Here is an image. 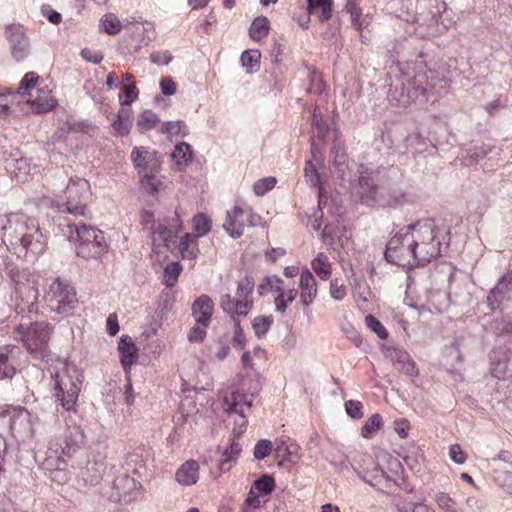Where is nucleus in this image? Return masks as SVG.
Listing matches in <instances>:
<instances>
[{
    "instance_id": "14",
    "label": "nucleus",
    "mask_w": 512,
    "mask_h": 512,
    "mask_svg": "<svg viewBox=\"0 0 512 512\" xmlns=\"http://www.w3.org/2000/svg\"><path fill=\"white\" fill-rule=\"evenodd\" d=\"M6 35L13 58L17 62H20L28 57L31 51V46L23 28L21 26L11 25L6 29Z\"/></svg>"
},
{
    "instance_id": "53",
    "label": "nucleus",
    "mask_w": 512,
    "mask_h": 512,
    "mask_svg": "<svg viewBox=\"0 0 512 512\" xmlns=\"http://www.w3.org/2000/svg\"><path fill=\"white\" fill-rule=\"evenodd\" d=\"M142 179L141 184L149 193H155L158 191V181L156 180L154 173L146 172L141 173Z\"/></svg>"
},
{
    "instance_id": "23",
    "label": "nucleus",
    "mask_w": 512,
    "mask_h": 512,
    "mask_svg": "<svg viewBox=\"0 0 512 512\" xmlns=\"http://www.w3.org/2000/svg\"><path fill=\"white\" fill-rule=\"evenodd\" d=\"M312 127L313 136L311 137V149L312 152L315 153L318 150L315 138L318 141H324L330 133L331 127L317 110H314L313 113Z\"/></svg>"
},
{
    "instance_id": "58",
    "label": "nucleus",
    "mask_w": 512,
    "mask_h": 512,
    "mask_svg": "<svg viewBox=\"0 0 512 512\" xmlns=\"http://www.w3.org/2000/svg\"><path fill=\"white\" fill-rule=\"evenodd\" d=\"M234 414L236 415V417L234 419V427H233V430H232V435L234 437H238L245 430V427H246V424H247V418H246L244 412H242V413H234Z\"/></svg>"
},
{
    "instance_id": "60",
    "label": "nucleus",
    "mask_w": 512,
    "mask_h": 512,
    "mask_svg": "<svg viewBox=\"0 0 512 512\" xmlns=\"http://www.w3.org/2000/svg\"><path fill=\"white\" fill-rule=\"evenodd\" d=\"M227 341V338H219L216 342L215 357L220 361L224 360L230 352Z\"/></svg>"
},
{
    "instance_id": "62",
    "label": "nucleus",
    "mask_w": 512,
    "mask_h": 512,
    "mask_svg": "<svg viewBox=\"0 0 512 512\" xmlns=\"http://www.w3.org/2000/svg\"><path fill=\"white\" fill-rule=\"evenodd\" d=\"M305 177L312 186L319 184V174L311 161L306 162Z\"/></svg>"
},
{
    "instance_id": "21",
    "label": "nucleus",
    "mask_w": 512,
    "mask_h": 512,
    "mask_svg": "<svg viewBox=\"0 0 512 512\" xmlns=\"http://www.w3.org/2000/svg\"><path fill=\"white\" fill-rule=\"evenodd\" d=\"M105 472V464L98 460H88L84 467L80 468L78 477L85 485L94 486L100 483Z\"/></svg>"
},
{
    "instance_id": "26",
    "label": "nucleus",
    "mask_w": 512,
    "mask_h": 512,
    "mask_svg": "<svg viewBox=\"0 0 512 512\" xmlns=\"http://www.w3.org/2000/svg\"><path fill=\"white\" fill-rule=\"evenodd\" d=\"M132 110L129 107L123 106L117 115V119L113 122V129L118 135L124 136L130 132L132 127Z\"/></svg>"
},
{
    "instance_id": "11",
    "label": "nucleus",
    "mask_w": 512,
    "mask_h": 512,
    "mask_svg": "<svg viewBox=\"0 0 512 512\" xmlns=\"http://www.w3.org/2000/svg\"><path fill=\"white\" fill-rule=\"evenodd\" d=\"M182 229V221L177 212L173 217L158 219L156 224L150 226L149 234L152 238V243L156 247H169V243L177 236L178 232Z\"/></svg>"
},
{
    "instance_id": "20",
    "label": "nucleus",
    "mask_w": 512,
    "mask_h": 512,
    "mask_svg": "<svg viewBox=\"0 0 512 512\" xmlns=\"http://www.w3.org/2000/svg\"><path fill=\"white\" fill-rule=\"evenodd\" d=\"M19 349L15 346H6L0 349V380L11 379L16 374V357Z\"/></svg>"
},
{
    "instance_id": "24",
    "label": "nucleus",
    "mask_w": 512,
    "mask_h": 512,
    "mask_svg": "<svg viewBox=\"0 0 512 512\" xmlns=\"http://www.w3.org/2000/svg\"><path fill=\"white\" fill-rule=\"evenodd\" d=\"M198 470L199 466L196 461H187L178 469L176 479L182 485L195 484L199 476Z\"/></svg>"
},
{
    "instance_id": "25",
    "label": "nucleus",
    "mask_w": 512,
    "mask_h": 512,
    "mask_svg": "<svg viewBox=\"0 0 512 512\" xmlns=\"http://www.w3.org/2000/svg\"><path fill=\"white\" fill-rule=\"evenodd\" d=\"M118 351L120 353V361L124 368L132 365L136 360V347L132 339L123 335L118 343Z\"/></svg>"
},
{
    "instance_id": "36",
    "label": "nucleus",
    "mask_w": 512,
    "mask_h": 512,
    "mask_svg": "<svg viewBox=\"0 0 512 512\" xmlns=\"http://www.w3.org/2000/svg\"><path fill=\"white\" fill-rule=\"evenodd\" d=\"M182 271V266L179 262L168 263L164 268V283L167 287H173Z\"/></svg>"
},
{
    "instance_id": "16",
    "label": "nucleus",
    "mask_w": 512,
    "mask_h": 512,
    "mask_svg": "<svg viewBox=\"0 0 512 512\" xmlns=\"http://www.w3.org/2000/svg\"><path fill=\"white\" fill-rule=\"evenodd\" d=\"M245 211L238 206H235L232 210L227 212L226 221L223 223V228L233 238H239L243 234L244 227L247 223L252 225L251 214L246 215L244 219Z\"/></svg>"
},
{
    "instance_id": "37",
    "label": "nucleus",
    "mask_w": 512,
    "mask_h": 512,
    "mask_svg": "<svg viewBox=\"0 0 512 512\" xmlns=\"http://www.w3.org/2000/svg\"><path fill=\"white\" fill-rule=\"evenodd\" d=\"M193 228L196 237H202L211 230V220L204 214H197L193 217Z\"/></svg>"
},
{
    "instance_id": "50",
    "label": "nucleus",
    "mask_w": 512,
    "mask_h": 512,
    "mask_svg": "<svg viewBox=\"0 0 512 512\" xmlns=\"http://www.w3.org/2000/svg\"><path fill=\"white\" fill-rule=\"evenodd\" d=\"M271 450H272L271 441L267 440V439H261L256 443V445L254 447L253 455L256 459L262 460L266 456L269 455Z\"/></svg>"
},
{
    "instance_id": "42",
    "label": "nucleus",
    "mask_w": 512,
    "mask_h": 512,
    "mask_svg": "<svg viewBox=\"0 0 512 512\" xmlns=\"http://www.w3.org/2000/svg\"><path fill=\"white\" fill-rule=\"evenodd\" d=\"M252 487L263 495H268L275 488V480L272 476L264 474L254 482Z\"/></svg>"
},
{
    "instance_id": "33",
    "label": "nucleus",
    "mask_w": 512,
    "mask_h": 512,
    "mask_svg": "<svg viewBox=\"0 0 512 512\" xmlns=\"http://www.w3.org/2000/svg\"><path fill=\"white\" fill-rule=\"evenodd\" d=\"M308 11L312 13L315 9H321L319 21L325 22L332 16L333 1L332 0H307Z\"/></svg>"
},
{
    "instance_id": "8",
    "label": "nucleus",
    "mask_w": 512,
    "mask_h": 512,
    "mask_svg": "<svg viewBox=\"0 0 512 512\" xmlns=\"http://www.w3.org/2000/svg\"><path fill=\"white\" fill-rule=\"evenodd\" d=\"M59 375L56 374L55 383V396L60 401L62 407L67 411L75 410V405L78 400L79 392L81 390L83 375L76 369H72V374L68 370V374L58 379Z\"/></svg>"
},
{
    "instance_id": "63",
    "label": "nucleus",
    "mask_w": 512,
    "mask_h": 512,
    "mask_svg": "<svg viewBox=\"0 0 512 512\" xmlns=\"http://www.w3.org/2000/svg\"><path fill=\"white\" fill-rule=\"evenodd\" d=\"M449 455L457 464H463L466 460V454L458 444H454L450 447Z\"/></svg>"
},
{
    "instance_id": "22",
    "label": "nucleus",
    "mask_w": 512,
    "mask_h": 512,
    "mask_svg": "<svg viewBox=\"0 0 512 512\" xmlns=\"http://www.w3.org/2000/svg\"><path fill=\"white\" fill-rule=\"evenodd\" d=\"M300 288L301 303L309 306L317 295V284L313 274L308 269L301 272Z\"/></svg>"
},
{
    "instance_id": "13",
    "label": "nucleus",
    "mask_w": 512,
    "mask_h": 512,
    "mask_svg": "<svg viewBox=\"0 0 512 512\" xmlns=\"http://www.w3.org/2000/svg\"><path fill=\"white\" fill-rule=\"evenodd\" d=\"M0 419L9 425V430L16 439H23L31 432L30 415L25 408H8L0 414Z\"/></svg>"
},
{
    "instance_id": "59",
    "label": "nucleus",
    "mask_w": 512,
    "mask_h": 512,
    "mask_svg": "<svg viewBox=\"0 0 512 512\" xmlns=\"http://www.w3.org/2000/svg\"><path fill=\"white\" fill-rule=\"evenodd\" d=\"M390 358H391L394 366L396 367V369H398V367L402 366L411 357L406 351H403L400 349H394L390 353Z\"/></svg>"
},
{
    "instance_id": "29",
    "label": "nucleus",
    "mask_w": 512,
    "mask_h": 512,
    "mask_svg": "<svg viewBox=\"0 0 512 512\" xmlns=\"http://www.w3.org/2000/svg\"><path fill=\"white\" fill-rule=\"evenodd\" d=\"M241 452V446L238 442L232 441L230 446L224 450L219 460L220 471H228L231 468V462L235 461Z\"/></svg>"
},
{
    "instance_id": "55",
    "label": "nucleus",
    "mask_w": 512,
    "mask_h": 512,
    "mask_svg": "<svg viewBox=\"0 0 512 512\" xmlns=\"http://www.w3.org/2000/svg\"><path fill=\"white\" fill-rule=\"evenodd\" d=\"M122 90L125 93V100L122 102V106H129L138 97V90L136 83L132 82L122 86Z\"/></svg>"
},
{
    "instance_id": "48",
    "label": "nucleus",
    "mask_w": 512,
    "mask_h": 512,
    "mask_svg": "<svg viewBox=\"0 0 512 512\" xmlns=\"http://www.w3.org/2000/svg\"><path fill=\"white\" fill-rule=\"evenodd\" d=\"M276 184L274 177H267L256 181L253 185V190L256 195L262 196L271 190Z\"/></svg>"
},
{
    "instance_id": "43",
    "label": "nucleus",
    "mask_w": 512,
    "mask_h": 512,
    "mask_svg": "<svg viewBox=\"0 0 512 512\" xmlns=\"http://www.w3.org/2000/svg\"><path fill=\"white\" fill-rule=\"evenodd\" d=\"M13 172L15 173V176L19 180H24V178L30 174L31 170L33 169L30 161L27 158H18L14 160V163L12 165Z\"/></svg>"
},
{
    "instance_id": "30",
    "label": "nucleus",
    "mask_w": 512,
    "mask_h": 512,
    "mask_svg": "<svg viewBox=\"0 0 512 512\" xmlns=\"http://www.w3.org/2000/svg\"><path fill=\"white\" fill-rule=\"evenodd\" d=\"M311 266L321 279L327 280L331 276V264L326 254L318 253L312 260Z\"/></svg>"
},
{
    "instance_id": "52",
    "label": "nucleus",
    "mask_w": 512,
    "mask_h": 512,
    "mask_svg": "<svg viewBox=\"0 0 512 512\" xmlns=\"http://www.w3.org/2000/svg\"><path fill=\"white\" fill-rule=\"evenodd\" d=\"M362 408H363L362 403L357 400H348L345 403V410H346L347 414L354 419L362 418V416H363Z\"/></svg>"
},
{
    "instance_id": "47",
    "label": "nucleus",
    "mask_w": 512,
    "mask_h": 512,
    "mask_svg": "<svg viewBox=\"0 0 512 512\" xmlns=\"http://www.w3.org/2000/svg\"><path fill=\"white\" fill-rule=\"evenodd\" d=\"M365 323L373 332L377 334L380 339H386L388 332L382 323L373 315L369 314L365 317Z\"/></svg>"
},
{
    "instance_id": "39",
    "label": "nucleus",
    "mask_w": 512,
    "mask_h": 512,
    "mask_svg": "<svg viewBox=\"0 0 512 512\" xmlns=\"http://www.w3.org/2000/svg\"><path fill=\"white\" fill-rule=\"evenodd\" d=\"M382 426V417L380 414L375 413L373 414L367 422L363 425L361 429V435L364 438H371L372 435L380 429Z\"/></svg>"
},
{
    "instance_id": "57",
    "label": "nucleus",
    "mask_w": 512,
    "mask_h": 512,
    "mask_svg": "<svg viewBox=\"0 0 512 512\" xmlns=\"http://www.w3.org/2000/svg\"><path fill=\"white\" fill-rule=\"evenodd\" d=\"M233 319L235 322V331H234V335L232 338V345L236 349H243L245 346V340H246L245 335H244L243 329L240 326V323L236 320L235 317Z\"/></svg>"
},
{
    "instance_id": "4",
    "label": "nucleus",
    "mask_w": 512,
    "mask_h": 512,
    "mask_svg": "<svg viewBox=\"0 0 512 512\" xmlns=\"http://www.w3.org/2000/svg\"><path fill=\"white\" fill-rule=\"evenodd\" d=\"M402 231L389 240L384 256L389 263L411 269L418 266L416 252L413 243L410 241L412 238L408 226L405 232Z\"/></svg>"
},
{
    "instance_id": "3",
    "label": "nucleus",
    "mask_w": 512,
    "mask_h": 512,
    "mask_svg": "<svg viewBox=\"0 0 512 512\" xmlns=\"http://www.w3.org/2000/svg\"><path fill=\"white\" fill-rule=\"evenodd\" d=\"M66 226L69 229V240L77 243L76 253L79 257L85 260H98L107 253L108 244L102 231L93 226L69 221Z\"/></svg>"
},
{
    "instance_id": "64",
    "label": "nucleus",
    "mask_w": 512,
    "mask_h": 512,
    "mask_svg": "<svg viewBox=\"0 0 512 512\" xmlns=\"http://www.w3.org/2000/svg\"><path fill=\"white\" fill-rule=\"evenodd\" d=\"M172 60V55L168 51L154 52L151 54V61L157 65H168Z\"/></svg>"
},
{
    "instance_id": "51",
    "label": "nucleus",
    "mask_w": 512,
    "mask_h": 512,
    "mask_svg": "<svg viewBox=\"0 0 512 512\" xmlns=\"http://www.w3.org/2000/svg\"><path fill=\"white\" fill-rule=\"evenodd\" d=\"M345 10L350 14L351 22L354 28L361 29L362 22L360 20L362 15V10L357 4L346 3Z\"/></svg>"
},
{
    "instance_id": "1",
    "label": "nucleus",
    "mask_w": 512,
    "mask_h": 512,
    "mask_svg": "<svg viewBox=\"0 0 512 512\" xmlns=\"http://www.w3.org/2000/svg\"><path fill=\"white\" fill-rule=\"evenodd\" d=\"M0 225L3 244L19 257H36L45 251L47 238L35 219L11 213L0 220Z\"/></svg>"
},
{
    "instance_id": "17",
    "label": "nucleus",
    "mask_w": 512,
    "mask_h": 512,
    "mask_svg": "<svg viewBox=\"0 0 512 512\" xmlns=\"http://www.w3.org/2000/svg\"><path fill=\"white\" fill-rule=\"evenodd\" d=\"M41 84L42 83H40L35 89L36 95H34L32 92L28 93L30 96L28 102L37 113L50 111L57 104V101L53 97L52 90L49 88V86L47 84L42 86Z\"/></svg>"
},
{
    "instance_id": "10",
    "label": "nucleus",
    "mask_w": 512,
    "mask_h": 512,
    "mask_svg": "<svg viewBox=\"0 0 512 512\" xmlns=\"http://www.w3.org/2000/svg\"><path fill=\"white\" fill-rule=\"evenodd\" d=\"M253 289V279L245 275L239 280L237 285V295L239 298H233L230 294L223 295L220 300L221 308L224 312L230 313L233 316H246L252 307V303L247 301L246 298L253 292Z\"/></svg>"
},
{
    "instance_id": "46",
    "label": "nucleus",
    "mask_w": 512,
    "mask_h": 512,
    "mask_svg": "<svg viewBox=\"0 0 512 512\" xmlns=\"http://www.w3.org/2000/svg\"><path fill=\"white\" fill-rule=\"evenodd\" d=\"M39 76L35 72H28L20 82L18 87L19 94H28L29 90L36 89Z\"/></svg>"
},
{
    "instance_id": "12",
    "label": "nucleus",
    "mask_w": 512,
    "mask_h": 512,
    "mask_svg": "<svg viewBox=\"0 0 512 512\" xmlns=\"http://www.w3.org/2000/svg\"><path fill=\"white\" fill-rule=\"evenodd\" d=\"M86 436L79 426H69L63 435V438L55 444L54 452L58 460L62 462L72 458L85 444Z\"/></svg>"
},
{
    "instance_id": "56",
    "label": "nucleus",
    "mask_w": 512,
    "mask_h": 512,
    "mask_svg": "<svg viewBox=\"0 0 512 512\" xmlns=\"http://www.w3.org/2000/svg\"><path fill=\"white\" fill-rule=\"evenodd\" d=\"M206 328L202 324L195 322V326L188 333V340L190 342H202L207 334Z\"/></svg>"
},
{
    "instance_id": "45",
    "label": "nucleus",
    "mask_w": 512,
    "mask_h": 512,
    "mask_svg": "<svg viewBox=\"0 0 512 512\" xmlns=\"http://www.w3.org/2000/svg\"><path fill=\"white\" fill-rule=\"evenodd\" d=\"M104 31L109 35H115L122 29L120 20L114 14H106L102 20Z\"/></svg>"
},
{
    "instance_id": "40",
    "label": "nucleus",
    "mask_w": 512,
    "mask_h": 512,
    "mask_svg": "<svg viewBox=\"0 0 512 512\" xmlns=\"http://www.w3.org/2000/svg\"><path fill=\"white\" fill-rule=\"evenodd\" d=\"M172 157L178 164L187 163L192 158V148L186 142H181L175 146Z\"/></svg>"
},
{
    "instance_id": "61",
    "label": "nucleus",
    "mask_w": 512,
    "mask_h": 512,
    "mask_svg": "<svg viewBox=\"0 0 512 512\" xmlns=\"http://www.w3.org/2000/svg\"><path fill=\"white\" fill-rule=\"evenodd\" d=\"M330 295L334 300L341 301L346 296V287L339 285L337 280L330 283Z\"/></svg>"
},
{
    "instance_id": "19",
    "label": "nucleus",
    "mask_w": 512,
    "mask_h": 512,
    "mask_svg": "<svg viewBox=\"0 0 512 512\" xmlns=\"http://www.w3.org/2000/svg\"><path fill=\"white\" fill-rule=\"evenodd\" d=\"M213 301L208 295L199 296L192 304V315L195 322L208 327L213 313Z\"/></svg>"
},
{
    "instance_id": "7",
    "label": "nucleus",
    "mask_w": 512,
    "mask_h": 512,
    "mask_svg": "<svg viewBox=\"0 0 512 512\" xmlns=\"http://www.w3.org/2000/svg\"><path fill=\"white\" fill-rule=\"evenodd\" d=\"M89 187V183L85 179H71L66 187L67 200L58 205L59 212L69 214L75 219L79 216L86 217L88 210L83 201L90 194Z\"/></svg>"
},
{
    "instance_id": "32",
    "label": "nucleus",
    "mask_w": 512,
    "mask_h": 512,
    "mask_svg": "<svg viewBox=\"0 0 512 512\" xmlns=\"http://www.w3.org/2000/svg\"><path fill=\"white\" fill-rule=\"evenodd\" d=\"M261 53L257 49L245 50L241 57V63L243 67L247 68L248 73L257 72L260 68Z\"/></svg>"
},
{
    "instance_id": "44",
    "label": "nucleus",
    "mask_w": 512,
    "mask_h": 512,
    "mask_svg": "<svg viewBox=\"0 0 512 512\" xmlns=\"http://www.w3.org/2000/svg\"><path fill=\"white\" fill-rule=\"evenodd\" d=\"M434 500L438 507L445 512H457L456 502L446 493L437 492L434 495Z\"/></svg>"
},
{
    "instance_id": "31",
    "label": "nucleus",
    "mask_w": 512,
    "mask_h": 512,
    "mask_svg": "<svg viewBox=\"0 0 512 512\" xmlns=\"http://www.w3.org/2000/svg\"><path fill=\"white\" fill-rule=\"evenodd\" d=\"M269 29L270 27L267 17L259 16L253 20L249 29V35L253 40L259 41L268 35Z\"/></svg>"
},
{
    "instance_id": "6",
    "label": "nucleus",
    "mask_w": 512,
    "mask_h": 512,
    "mask_svg": "<svg viewBox=\"0 0 512 512\" xmlns=\"http://www.w3.org/2000/svg\"><path fill=\"white\" fill-rule=\"evenodd\" d=\"M358 194L361 201L368 206L386 207L398 203V199L389 195L384 186L375 183L374 178L368 171L360 172Z\"/></svg>"
},
{
    "instance_id": "5",
    "label": "nucleus",
    "mask_w": 512,
    "mask_h": 512,
    "mask_svg": "<svg viewBox=\"0 0 512 512\" xmlns=\"http://www.w3.org/2000/svg\"><path fill=\"white\" fill-rule=\"evenodd\" d=\"M52 330L53 327L44 321L31 323L28 327L24 325L18 327L24 345L35 358L45 357Z\"/></svg>"
},
{
    "instance_id": "34",
    "label": "nucleus",
    "mask_w": 512,
    "mask_h": 512,
    "mask_svg": "<svg viewBox=\"0 0 512 512\" xmlns=\"http://www.w3.org/2000/svg\"><path fill=\"white\" fill-rule=\"evenodd\" d=\"M159 121L156 113L151 110H145L138 116L137 127L140 131H148L156 127Z\"/></svg>"
},
{
    "instance_id": "15",
    "label": "nucleus",
    "mask_w": 512,
    "mask_h": 512,
    "mask_svg": "<svg viewBox=\"0 0 512 512\" xmlns=\"http://www.w3.org/2000/svg\"><path fill=\"white\" fill-rule=\"evenodd\" d=\"M512 298V274L506 273L499 280L497 285L490 291L487 296V306L491 310L501 307L503 301Z\"/></svg>"
},
{
    "instance_id": "2",
    "label": "nucleus",
    "mask_w": 512,
    "mask_h": 512,
    "mask_svg": "<svg viewBox=\"0 0 512 512\" xmlns=\"http://www.w3.org/2000/svg\"><path fill=\"white\" fill-rule=\"evenodd\" d=\"M408 231L411 234L412 239L410 241L414 245L418 266L425 265L439 257L442 245H449L450 233H446L447 241H445V237L440 239L433 218H424L409 224Z\"/></svg>"
},
{
    "instance_id": "41",
    "label": "nucleus",
    "mask_w": 512,
    "mask_h": 512,
    "mask_svg": "<svg viewBox=\"0 0 512 512\" xmlns=\"http://www.w3.org/2000/svg\"><path fill=\"white\" fill-rule=\"evenodd\" d=\"M272 316H258L252 322V327L257 337L265 335L273 323Z\"/></svg>"
},
{
    "instance_id": "27",
    "label": "nucleus",
    "mask_w": 512,
    "mask_h": 512,
    "mask_svg": "<svg viewBox=\"0 0 512 512\" xmlns=\"http://www.w3.org/2000/svg\"><path fill=\"white\" fill-rule=\"evenodd\" d=\"M226 411L229 413H242L244 412V406L248 409L252 406V400L248 399V396L240 392H234L231 394V398L226 399Z\"/></svg>"
},
{
    "instance_id": "18",
    "label": "nucleus",
    "mask_w": 512,
    "mask_h": 512,
    "mask_svg": "<svg viewBox=\"0 0 512 512\" xmlns=\"http://www.w3.org/2000/svg\"><path fill=\"white\" fill-rule=\"evenodd\" d=\"M131 159L139 174L146 172L155 173L159 168V163L154 153H150L144 147L134 148L131 153Z\"/></svg>"
},
{
    "instance_id": "28",
    "label": "nucleus",
    "mask_w": 512,
    "mask_h": 512,
    "mask_svg": "<svg viewBox=\"0 0 512 512\" xmlns=\"http://www.w3.org/2000/svg\"><path fill=\"white\" fill-rule=\"evenodd\" d=\"M179 251L183 258L194 259L196 258L199 250L196 236L185 234L180 238Z\"/></svg>"
},
{
    "instance_id": "35",
    "label": "nucleus",
    "mask_w": 512,
    "mask_h": 512,
    "mask_svg": "<svg viewBox=\"0 0 512 512\" xmlns=\"http://www.w3.org/2000/svg\"><path fill=\"white\" fill-rule=\"evenodd\" d=\"M4 270L9 278L17 284L29 281L30 272L27 269H20L13 263L5 262Z\"/></svg>"
},
{
    "instance_id": "54",
    "label": "nucleus",
    "mask_w": 512,
    "mask_h": 512,
    "mask_svg": "<svg viewBox=\"0 0 512 512\" xmlns=\"http://www.w3.org/2000/svg\"><path fill=\"white\" fill-rule=\"evenodd\" d=\"M185 127L183 121H167L161 127V132L169 135H179Z\"/></svg>"
},
{
    "instance_id": "49",
    "label": "nucleus",
    "mask_w": 512,
    "mask_h": 512,
    "mask_svg": "<svg viewBox=\"0 0 512 512\" xmlns=\"http://www.w3.org/2000/svg\"><path fill=\"white\" fill-rule=\"evenodd\" d=\"M310 85L306 89L309 94H320L324 89V83L322 81L321 75L312 71L309 73Z\"/></svg>"
},
{
    "instance_id": "9",
    "label": "nucleus",
    "mask_w": 512,
    "mask_h": 512,
    "mask_svg": "<svg viewBox=\"0 0 512 512\" xmlns=\"http://www.w3.org/2000/svg\"><path fill=\"white\" fill-rule=\"evenodd\" d=\"M47 303L52 311L68 315L78 303L76 291L69 284L57 279L50 285Z\"/></svg>"
},
{
    "instance_id": "38",
    "label": "nucleus",
    "mask_w": 512,
    "mask_h": 512,
    "mask_svg": "<svg viewBox=\"0 0 512 512\" xmlns=\"http://www.w3.org/2000/svg\"><path fill=\"white\" fill-rule=\"evenodd\" d=\"M395 506L399 512H435L423 503L397 500Z\"/></svg>"
}]
</instances>
